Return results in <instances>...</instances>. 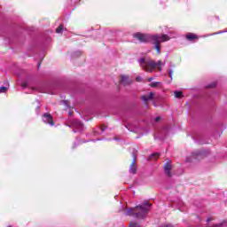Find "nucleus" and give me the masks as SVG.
Wrapping results in <instances>:
<instances>
[{"label":"nucleus","instance_id":"obj_29","mask_svg":"<svg viewBox=\"0 0 227 227\" xmlns=\"http://www.w3.org/2000/svg\"><path fill=\"white\" fill-rule=\"evenodd\" d=\"M38 68H40V64H39V66H38Z\"/></svg>","mask_w":227,"mask_h":227},{"label":"nucleus","instance_id":"obj_1","mask_svg":"<svg viewBox=\"0 0 227 227\" xmlns=\"http://www.w3.org/2000/svg\"><path fill=\"white\" fill-rule=\"evenodd\" d=\"M134 38H137L139 40V42H151L153 45H154V48L157 51V54H160V43L164 42H169L170 38L168 37V35H145L141 33H137L134 35Z\"/></svg>","mask_w":227,"mask_h":227},{"label":"nucleus","instance_id":"obj_22","mask_svg":"<svg viewBox=\"0 0 227 227\" xmlns=\"http://www.w3.org/2000/svg\"><path fill=\"white\" fill-rule=\"evenodd\" d=\"M215 84L209 85L207 88H215Z\"/></svg>","mask_w":227,"mask_h":227},{"label":"nucleus","instance_id":"obj_21","mask_svg":"<svg viewBox=\"0 0 227 227\" xmlns=\"http://www.w3.org/2000/svg\"><path fill=\"white\" fill-rule=\"evenodd\" d=\"M152 81H153V77L148 78V82H152Z\"/></svg>","mask_w":227,"mask_h":227},{"label":"nucleus","instance_id":"obj_30","mask_svg":"<svg viewBox=\"0 0 227 227\" xmlns=\"http://www.w3.org/2000/svg\"><path fill=\"white\" fill-rule=\"evenodd\" d=\"M38 68H40V64H39V66H38Z\"/></svg>","mask_w":227,"mask_h":227},{"label":"nucleus","instance_id":"obj_26","mask_svg":"<svg viewBox=\"0 0 227 227\" xmlns=\"http://www.w3.org/2000/svg\"><path fill=\"white\" fill-rule=\"evenodd\" d=\"M200 152H198V153H196V155H200Z\"/></svg>","mask_w":227,"mask_h":227},{"label":"nucleus","instance_id":"obj_18","mask_svg":"<svg viewBox=\"0 0 227 227\" xmlns=\"http://www.w3.org/2000/svg\"><path fill=\"white\" fill-rule=\"evenodd\" d=\"M21 86L23 87V88H27V82H23L22 84H21Z\"/></svg>","mask_w":227,"mask_h":227},{"label":"nucleus","instance_id":"obj_3","mask_svg":"<svg viewBox=\"0 0 227 227\" xmlns=\"http://www.w3.org/2000/svg\"><path fill=\"white\" fill-rule=\"evenodd\" d=\"M148 210H150V203L145 201L143 204L137 206L135 208L129 209L126 214L127 215H135L138 219H143L144 217H146Z\"/></svg>","mask_w":227,"mask_h":227},{"label":"nucleus","instance_id":"obj_19","mask_svg":"<svg viewBox=\"0 0 227 227\" xmlns=\"http://www.w3.org/2000/svg\"><path fill=\"white\" fill-rule=\"evenodd\" d=\"M210 221H214V218L208 217V218L207 219V223H210Z\"/></svg>","mask_w":227,"mask_h":227},{"label":"nucleus","instance_id":"obj_25","mask_svg":"<svg viewBox=\"0 0 227 227\" xmlns=\"http://www.w3.org/2000/svg\"><path fill=\"white\" fill-rule=\"evenodd\" d=\"M64 104H66V105L68 104V101H64Z\"/></svg>","mask_w":227,"mask_h":227},{"label":"nucleus","instance_id":"obj_23","mask_svg":"<svg viewBox=\"0 0 227 227\" xmlns=\"http://www.w3.org/2000/svg\"><path fill=\"white\" fill-rule=\"evenodd\" d=\"M192 157L193 159L196 158V154L192 153Z\"/></svg>","mask_w":227,"mask_h":227},{"label":"nucleus","instance_id":"obj_10","mask_svg":"<svg viewBox=\"0 0 227 227\" xmlns=\"http://www.w3.org/2000/svg\"><path fill=\"white\" fill-rule=\"evenodd\" d=\"M174 95L176 98H182L184 97V93L182 91L175 90Z\"/></svg>","mask_w":227,"mask_h":227},{"label":"nucleus","instance_id":"obj_2","mask_svg":"<svg viewBox=\"0 0 227 227\" xmlns=\"http://www.w3.org/2000/svg\"><path fill=\"white\" fill-rule=\"evenodd\" d=\"M138 63L145 72H148L149 74H152L155 68L158 67V70L160 72H162V61L158 60L157 62H154L153 59H146L145 58H142L138 59Z\"/></svg>","mask_w":227,"mask_h":227},{"label":"nucleus","instance_id":"obj_15","mask_svg":"<svg viewBox=\"0 0 227 227\" xmlns=\"http://www.w3.org/2000/svg\"><path fill=\"white\" fill-rule=\"evenodd\" d=\"M129 227H141V226H139V224H137L136 223H130Z\"/></svg>","mask_w":227,"mask_h":227},{"label":"nucleus","instance_id":"obj_8","mask_svg":"<svg viewBox=\"0 0 227 227\" xmlns=\"http://www.w3.org/2000/svg\"><path fill=\"white\" fill-rule=\"evenodd\" d=\"M153 97H155V92H150L148 97L146 96H142V100L144 102H148V100L153 99Z\"/></svg>","mask_w":227,"mask_h":227},{"label":"nucleus","instance_id":"obj_4","mask_svg":"<svg viewBox=\"0 0 227 227\" xmlns=\"http://www.w3.org/2000/svg\"><path fill=\"white\" fill-rule=\"evenodd\" d=\"M43 121L44 123H48L49 125L54 126V121L52 119V115L51 114H44L43 115Z\"/></svg>","mask_w":227,"mask_h":227},{"label":"nucleus","instance_id":"obj_5","mask_svg":"<svg viewBox=\"0 0 227 227\" xmlns=\"http://www.w3.org/2000/svg\"><path fill=\"white\" fill-rule=\"evenodd\" d=\"M137 160V158L136 156H133V161L129 167V173L132 175H136L137 172V164L136 163Z\"/></svg>","mask_w":227,"mask_h":227},{"label":"nucleus","instance_id":"obj_17","mask_svg":"<svg viewBox=\"0 0 227 227\" xmlns=\"http://www.w3.org/2000/svg\"><path fill=\"white\" fill-rule=\"evenodd\" d=\"M137 82H141V81H143V78H141L140 76H137Z\"/></svg>","mask_w":227,"mask_h":227},{"label":"nucleus","instance_id":"obj_27","mask_svg":"<svg viewBox=\"0 0 227 227\" xmlns=\"http://www.w3.org/2000/svg\"><path fill=\"white\" fill-rule=\"evenodd\" d=\"M221 32H219V33H216V35H219Z\"/></svg>","mask_w":227,"mask_h":227},{"label":"nucleus","instance_id":"obj_16","mask_svg":"<svg viewBox=\"0 0 227 227\" xmlns=\"http://www.w3.org/2000/svg\"><path fill=\"white\" fill-rule=\"evenodd\" d=\"M168 75H169V77L172 79L173 78V70H170L169 72H168Z\"/></svg>","mask_w":227,"mask_h":227},{"label":"nucleus","instance_id":"obj_9","mask_svg":"<svg viewBox=\"0 0 227 227\" xmlns=\"http://www.w3.org/2000/svg\"><path fill=\"white\" fill-rule=\"evenodd\" d=\"M186 39L190 42H192L193 40H198V36L195 34L188 33L186 35Z\"/></svg>","mask_w":227,"mask_h":227},{"label":"nucleus","instance_id":"obj_24","mask_svg":"<svg viewBox=\"0 0 227 227\" xmlns=\"http://www.w3.org/2000/svg\"><path fill=\"white\" fill-rule=\"evenodd\" d=\"M36 110H37V111H40V106H37Z\"/></svg>","mask_w":227,"mask_h":227},{"label":"nucleus","instance_id":"obj_14","mask_svg":"<svg viewBox=\"0 0 227 227\" xmlns=\"http://www.w3.org/2000/svg\"><path fill=\"white\" fill-rule=\"evenodd\" d=\"M6 91H8V87H0V93H6Z\"/></svg>","mask_w":227,"mask_h":227},{"label":"nucleus","instance_id":"obj_28","mask_svg":"<svg viewBox=\"0 0 227 227\" xmlns=\"http://www.w3.org/2000/svg\"><path fill=\"white\" fill-rule=\"evenodd\" d=\"M32 90H36L35 88H32Z\"/></svg>","mask_w":227,"mask_h":227},{"label":"nucleus","instance_id":"obj_6","mask_svg":"<svg viewBox=\"0 0 227 227\" xmlns=\"http://www.w3.org/2000/svg\"><path fill=\"white\" fill-rule=\"evenodd\" d=\"M120 82L123 84V86H129V84L132 82V80H130L129 76L121 74Z\"/></svg>","mask_w":227,"mask_h":227},{"label":"nucleus","instance_id":"obj_20","mask_svg":"<svg viewBox=\"0 0 227 227\" xmlns=\"http://www.w3.org/2000/svg\"><path fill=\"white\" fill-rule=\"evenodd\" d=\"M154 121H160V116L156 117V118L154 119Z\"/></svg>","mask_w":227,"mask_h":227},{"label":"nucleus","instance_id":"obj_12","mask_svg":"<svg viewBox=\"0 0 227 227\" xmlns=\"http://www.w3.org/2000/svg\"><path fill=\"white\" fill-rule=\"evenodd\" d=\"M158 157H159V153H153V154L149 157V159H150V160H153V159H158Z\"/></svg>","mask_w":227,"mask_h":227},{"label":"nucleus","instance_id":"obj_7","mask_svg":"<svg viewBox=\"0 0 227 227\" xmlns=\"http://www.w3.org/2000/svg\"><path fill=\"white\" fill-rule=\"evenodd\" d=\"M165 173L167 176H171V163L167 162L164 166Z\"/></svg>","mask_w":227,"mask_h":227},{"label":"nucleus","instance_id":"obj_13","mask_svg":"<svg viewBox=\"0 0 227 227\" xmlns=\"http://www.w3.org/2000/svg\"><path fill=\"white\" fill-rule=\"evenodd\" d=\"M160 84V82H153L150 83L151 88H157Z\"/></svg>","mask_w":227,"mask_h":227},{"label":"nucleus","instance_id":"obj_11","mask_svg":"<svg viewBox=\"0 0 227 227\" xmlns=\"http://www.w3.org/2000/svg\"><path fill=\"white\" fill-rule=\"evenodd\" d=\"M65 29V27L63 25H60L58 27V28L56 29V33L59 34V33H63V30Z\"/></svg>","mask_w":227,"mask_h":227}]
</instances>
